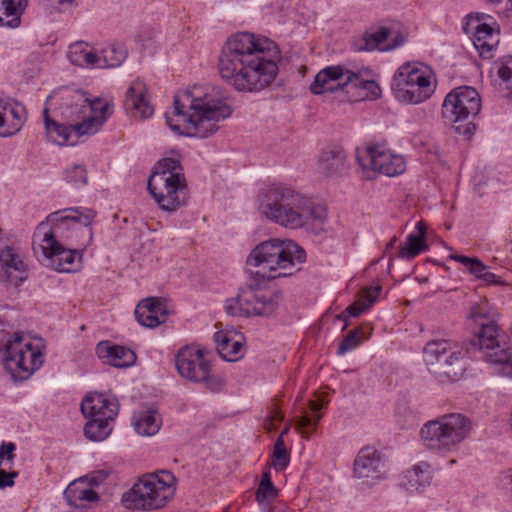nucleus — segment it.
<instances>
[{
    "label": "nucleus",
    "mask_w": 512,
    "mask_h": 512,
    "mask_svg": "<svg viewBox=\"0 0 512 512\" xmlns=\"http://www.w3.org/2000/svg\"><path fill=\"white\" fill-rule=\"evenodd\" d=\"M281 54L277 44L261 35L239 32L227 39L218 58L221 78L239 92L256 93L278 75Z\"/></svg>",
    "instance_id": "f257e3e1"
},
{
    "label": "nucleus",
    "mask_w": 512,
    "mask_h": 512,
    "mask_svg": "<svg viewBox=\"0 0 512 512\" xmlns=\"http://www.w3.org/2000/svg\"><path fill=\"white\" fill-rule=\"evenodd\" d=\"M232 111L219 88L194 86L175 94L173 109L165 118L176 134L203 139L215 134L218 123L229 118Z\"/></svg>",
    "instance_id": "f03ea898"
},
{
    "label": "nucleus",
    "mask_w": 512,
    "mask_h": 512,
    "mask_svg": "<svg viewBox=\"0 0 512 512\" xmlns=\"http://www.w3.org/2000/svg\"><path fill=\"white\" fill-rule=\"evenodd\" d=\"M257 209L267 220L288 229H323L327 218L324 206L312 201L281 183L262 188L257 196Z\"/></svg>",
    "instance_id": "7ed1b4c3"
},
{
    "label": "nucleus",
    "mask_w": 512,
    "mask_h": 512,
    "mask_svg": "<svg viewBox=\"0 0 512 512\" xmlns=\"http://www.w3.org/2000/svg\"><path fill=\"white\" fill-rule=\"evenodd\" d=\"M314 95L331 93L339 102L374 101L381 97L382 89L373 79L369 67L348 68L346 65H331L321 69L310 84Z\"/></svg>",
    "instance_id": "20e7f679"
},
{
    "label": "nucleus",
    "mask_w": 512,
    "mask_h": 512,
    "mask_svg": "<svg viewBox=\"0 0 512 512\" xmlns=\"http://www.w3.org/2000/svg\"><path fill=\"white\" fill-rule=\"evenodd\" d=\"M96 212L84 207H71L50 213L36 227L32 247L51 249L53 244L87 247L93 237L91 224Z\"/></svg>",
    "instance_id": "39448f33"
},
{
    "label": "nucleus",
    "mask_w": 512,
    "mask_h": 512,
    "mask_svg": "<svg viewBox=\"0 0 512 512\" xmlns=\"http://www.w3.org/2000/svg\"><path fill=\"white\" fill-rule=\"evenodd\" d=\"M306 260L305 251L291 239L271 238L259 243L249 254L247 264L258 268L267 280L291 276Z\"/></svg>",
    "instance_id": "423d86ee"
},
{
    "label": "nucleus",
    "mask_w": 512,
    "mask_h": 512,
    "mask_svg": "<svg viewBox=\"0 0 512 512\" xmlns=\"http://www.w3.org/2000/svg\"><path fill=\"white\" fill-rule=\"evenodd\" d=\"M177 479L168 470L148 473L122 495L121 502L127 509L153 511L163 508L176 492Z\"/></svg>",
    "instance_id": "0eeeda50"
},
{
    "label": "nucleus",
    "mask_w": 512,
    "mask_h": 512,
    "mask_svg": "<svg viewBox=\"0 0 512 512\" xmlns=\"http://www.w3.org/2000/svg\"><path fill=\"white\" fill-rule=\"evenodd\" d=\"M147 188L163 211L173 213L184 206L187 200V185L179 160H160L148 179Z\"/></svg>",
    "instance_id": "6e6552de"
},
{
    "label": "nucleus",
    "mask_w": 512,
    "mask_h": 512,
    "mask_svg": "<svg viewBox=\"0 0 512 512\" xmlns=\"http://www.w3.org/2000/svg\"><path fill=\"white\" fill-rule=\"evenodd\" d=\"M434 71L419 61H407L395 71L391 81L394 98L403 104H420L428 100L436 90Z\"/></svg>",
    "instance_id": "1a4fd4ad"
},
{
    "label": "nucleus",
    "mask_w": 512,
    "mask_h": 512,
    "mask_svg": "<svg viewBox=\"0 0 512 512\" xmlns=\"http://www.w3.org/2000/svg\"><path fill=\"white\" fill-rule=\"evenodd\" d=\"M61 120L74 127L78 135L97 133L111 115L107 101L95 98L89 100L80 91H70L60 106Z\"/></svg>",
    "instance_id": "9d476101"
},
{
    "label": "nucleus",
    "mask_w": 512,
    "mask_h": 512,
    "mask_svg": "<svg viewBox=\"0 0 512 512\" xmlns=\"http://www.w3.org/2000/svg\"><path fill=\"white\" fill-rule=\"evenodd\" d=\"M472 423L461 413H448L425 422L419 437L422 445L436 453H447L455 450L468 438Z\"/></svg>",
    "instance_id": "9b49d317"
},
{
    "label": "nucleus",
    "mask_w": 512,
    "mask_h": 512,
    "mask_svg": "<svg viewBox=\"0 0 512 512\" xmlns=\"http://www.w3.org/2000/svg\"><path fill=\"white\" fill-rule=\"evenodd\" d=\"M467 350L453 340L428 341L423 347V359L428 370L440 380L456 381L466 371Z\"/></svg>",
    "instance_id": "f8f14e48"
},
{
    "label": "nucleus",
    "mask_w": 512,
    "mask_h": 512,
    "mask_svg": "<svg viewBox=\"0 0 512 512\" xmlns=\"http://www.w3.org/2000/svg\"><path fill=\"white\" fill-rule=\"evenodd\" d=\"M44 348L41 338L15 332L4 345L5 365L15 379L26 380L42 366Z\"/></svg>",
    "instance_id": "ddd939ff"
},
{
    "label": "nucleus",
    "mask_w": 512,
    "mask_h": 512,
    "mask_svg": "<svg viewBox=\"0 0 512 512\" xmlns=\"http://www.w3.org/2000/svg\"><path fill=\"white\" fill-rule=\"evenodd\" d=\"M210 352L200 345L190 344L181 347L175 354V367L178 374L193 383H203L212 390H218L222 381L211 374Z\"/></svg>",
    "instance_id": "4468645a"
},
{
    "label": "nucleus",
    "mask_w": 512,
    "mask_h": 512,
    "mask_svg": "<svg viewBox=\"0 0 512 512\" xmlns=\"http://www.w3.org/2000/svg\"><path fill=\"white\" fill-rule=\"evenodd\" d=\"M357 162L366 179H372L374 174L395 177L406 170L404 157L395 154L385 143H373L358 150Z\"/></svg>",
    "instance_id": "2eb2a0df"
},
{
    "label": "nucleus",
    "mask_w": 512,
    "mask_h": 512,
    "mask_svg": "<svg viewBox=\"0 0 512 512\" xmlns=\"http://www.w3.org/2000/svg\"><path fill=\"white\" fill-rule=\"evenodd\" d=\"M481 108V99L476 89L462 86L449 92L442 104L443 118L456 124L475 117Z\"/></svg>",
    "instance_id": "dca6fc26"
},
{
    "label": "nucleus",
    "mask_w": 512,
    "mask_h": 512,
    "mask_svg": "<svg viewBox=\"0 0 512 512\" xmlns=\"http://www.w3.org/2000/svg\"><path fill=\"white\" fill-rule=\"evenodd\" d=\"M282 293L276 290L247 287L237 296L239 310L245 316H269L280 305Z\"/></svg>",
    "instance_id": "f3484780"
},
{
    "label": "nucleus",
    "mask_w": 512,
    "mask_h": 512,
    "mask_svg": "<svg viewBox=\"0 0 512 512\" xmlns=\"http://www.w3.org/2000/svg\"><path fill=\"white\" fill-rule=\"evenodd\" d=\"M36 255L41 254L51 261V265L58 272L71 273L81 266L82 252L86 247L69 246L68 244H53L51 249L32 247Z\"/></svg>",
    "instance_id": "a211bd4d"
},
{
    "label": "nucleus",
    "mask_w": 512,
    "mask_h": 512,
    "mask_svg": "<svg viewBox=\"0 0 512 512\" xmlns=\"http://www.w3.org/2000/svg\"><path fill=\"white\" fill-rule=\"evenodd\" d=\"M463 29L470 35L475 49L482 58L493 57L499 43V36L490 25L482 22L478 16H469Z\"/></svg>",
    "instance_id": "6ab92c4d"
},
{
    "label": "nucleus",
    "mask_w": 512,
    "mask_h": 512,
    "mask_svg": "<svg viewBox=\"0 0 512 512\" xmlns=\"http://www.w3.org/2000/svg\"><path fill=\"white\" fill-rule=\"evenodd\" d=\"M355 478L374 482L385 475L384 463L381 454L371 446L363 447L357 453L353 463Z\"/></svg>",
    "instance_id": "aec40b11"
},
{
    "label": "nucleus",
    "mask_w": 512,
    "mask_h": 512,
    "mask_svg": "<svg viewBox=\"0 0 512 512\" xmlns=\"http://www.w3.org/2000/svg\"><path fill=\"white\" fill-rule=\"evenodd\" d=\"M0 265V282L18 286L27 279V266L14 248L7 246L1 250Z\"/></svg>",
    "instance_id": "412c9836"
},
{
    "label": "nucleus",
    "mask_w": 512,
    "mask_h": 512,
    "mask_svg": "<svg viewBox=\"0 0 512 512\" xmlns=\"http://www.w3.org/2000/svg\"><path fill=\"white\" fill-rule=\"evenodd\" d=\"M27 118L25 107L13 100L0 99V136L10 137L18 133Z\"/></svg>",
    "instance_id": "4be33fe9"
},
{
    "label": "nucleus",
    "mask_w": 512,
    "mask_h": 512,
    "mask_svg": "<svg viewBox=\"0 0 512 512\" xmlns=\"http://www.w3.org/2000/svg\"><path fill=\"white\" fill-rule=\"evenodd\" d=\"M118 410L117 399L102 393H90L81 402V411L89 418L115 419Z\"/></svg>",
    "instance_id": "5701e85b"
},
{
    "label": "nucleus",
    "mask_w": 512,
    "mask_h": 512,
    "mask_svg": "<svg viewBox=\"0 0 512 512\" xmlns=\"http://www.w3.org/2000/svg\"><path fill=\"white\" fill-rule=\"evenodd\" d=\"M124 105L126 110L141 118H148L154 112L147 98L146 85L140 80H135L128 88Z\"/></svg>",
    "instance_id": "b1692460"
},
{
    "label": "nucleus",
    "mask_w": 512,
    "mask_h": 512,
    "mask_svg": "<svg viewBox=\"0 0 512 512\" xmlns=\"http://www.w3.org/2000/svg\"><path fill=\"white\" fill-rule=\"evenodd\" d=\"M214 339L219 355L228 362H234L244 356L243 336L234 331H218Z\"/></svg>",
    "instance_id": "393cba45"
},
{
    "label": "nucleus",
    "mask_w": 512,
    "mask_h": 512,
    "mask_svg": "<svg viewBox=\"0 0 512 512\" xmlns=\"http://www.w3.org/2000/svg\"><path fill=\"white\" fill-rule=\"evenodd\" d=\"M135 317L138 323L144 327L154 328L166 320L164 305L155 298L142 300L135 308Z\"/></svg>",
    "instance_id": "a878e982"
},
{
    "label": "nucleus",
    "mask_w": 512,
    "mask_h": 512,
    "mask_svg": "<svg viewBox=\"0 0 512 512\" xmlns=\"http://www.w3.org/2000/svg\"><path fill=\"white\" fill-rule=\"evenodd\" d=\"M46 136L49 141L57 145H74L82 135L76 134L74 127L65 121H55L50 119L49 110L43 111Z\"/></svg>",
    "instance_id": "bb28decb"
},
{
    "label": "nucleus",
    "mask_w": 512,
    "mask_h": 512,
    "mask_svg": "<svg viewBox=\"0 0 512 512\" xmlns=\"http://www.w3.org/2000/svg\"><path fill=\"white\" fill-rule=\"evenodd\" d=\"M432 478L431 465L426 461H421L403 474L401 486L411 494L420 492L430 484Z\"/></svg>",
    "instance_id": "cd10ccee"
},
{
    "label": "nucleus",
    "mask_w": 512,
    "mask_h": 512,
    "mask_svg": "<svg viewBox=\"0 0 512 512\" xmlns=\"http://www.w3.org/2000/svg\"><path fill=\"white\" fill-rule=\"evenodd\" d=\"M97 353L107 363L117 368H126L136 361V354L129 348L121 345H111L109 342H100Z\"/></svg>",
    "instance_id": "c85d7f7f"
},
{
    "label": "nucleus",
    "mask_w": 512,
    "mask_h": 512,
    "mask_svg": "<svg viewBox=\"0 0 512 512\" xmlns=\"http://www.w3.org/2000/svg\"><path fill=\"white\" fill-rule=\"evenodd\" d=\"M380 292V286L363 289L358 299L354 303L349 305L340 315L337 316L338 320L344 322L343 329L347 328L348 326V318L358 317L364 311L369 309L378 298Z\"/></svg>",
    "instance_id": "c756f323"
},
{
    "label": "nucleus",
    "mask_w": 512,
    "mask_h": 512,
    "mask_svg": "<svg viewBox=\"0 0 512 512\" xmlns=\"http://www.w3.org/2000/svg\"><path fill=\"white\" fill-rule=\"evenodd\" d=\"M27 2L28 0H0V27L18 28Z\"/></svg>",
    "instance_id": "7c9ffc66"
},
{
    "label": "nucleus",
    "mask_w": 512,
    "mask_h": 512,
    "mask_svg": "<svg viewBox=\"0 0 512 512\" xmlns=\"http://www.w3.org/2000/svg\"><path fill=\"white\" fill-rule=\"evenodd\" d=\"M426 228L422 222L416 224V231L408 234L405 243L400 247L398 256L403 259H413L428 246L425 242Z\"/></svg>",
    "instance_id": "2f4dec72"
},
{
    "label": "nucleus",
    "mask_w": 512,
    "mask_h": 512,
    "mask_svg": "<svg viewBox=\"0 0 512 512\" xmlns=\"http://www.w3.org/2000/svg\"><path fill=\"white\" fill-rule=\"evenodd\" d=\"M67 56L75 66L96 68L97 53L88 43L80 41L71 44Z\"/></svg>",
    "instance_id": "473e14b6"
},
{
    "label": "nucleus",
    "mask_w": 512,
    "mask_h": 512,
    "mask_svg": "<svg viewBox=\"0 0 512 512\" xmlns=\"http://www.w3.org/2000/svg\"><path fill=\"white\" fill-rule=\"evenodd\" d=\"M161 422V416L157 411L145 410L135 414L132 423L139 435L152 436L159 431Z\"/></svg>",
    "instance_id": "72a5a7b5"
},
{
    "label": "nucleus",
    "mask_w": 512,
    "mask_h": 512,
    "mask_svg": "<svg viewBox=\"0 0 512 512\" xmlns=\"http://www.w3.org/2000/svg\"><path fill=\"white\" fill-rule=\"evenodd\" d=\"M345 167V155L341 151H323L317 161L319 173L331 176L340 173Z\"/></svg>",
    "instance_id": "f704fd0d"
},
{
    "label": "nucleus",
    "mask_w": 512,
    "mask_h": 512,
    "mask_svg": "<svg viewBox=\"0 0 512 512\" xmlns=\"http://www.w3.org/2000/svg\"><path fill=\"white\" fill-rule=\"evenodd\" d=\"M127 57L124 47L116 44L109 45L97 53L96 68H114L120 66Z\"/></svg>",
    "instance_id": "c9c22d12"
},
{
    "label": "nucleus",
    "mask_w": 512,
    "mask_h": 512,
    "mask_svg": "<svg viewBox=\"0 0 512 512\" xmlns=\"http://www.w3.org/2000/svg\"><path fill=\"white\" fill-rule=\"evenodd\" d=\"M392 30L388 27H380L374 32H367L362 36L359 50L373 51L382 48L387 45L386 41L391 37Z\"/></svg>",
    "instance_id": "e433bc0d"
},
{
    "label": "nucleus",
    "mask_w": 512,
    "mask_h": 512,
    "mask_svg": "<svg viewBox=\"0 0 512 512\" xmlns=\"http://www.w3.org/2000/svg\"><path fill=\"white\" fill-rule=\"evenodd\" d=\"M113 421L114 419L91 418L84 427V434L91 441H103L110 435Z\"/></svg>",
    "instance_id": "4c0bfd02"
},
{
    "label": "nucleus",
    "mask_w": 512,
    "mask_h": 512,
    "mask_svg": "<svg viewBox=\"0 0 512 512\" xmlns=\"http://www.w3.org/2000/svg\"><path fill=\"white\" fill-rule=\"evenodd\" d=\"M498 341V325L496 323L482 324L479 331L475 333V339L472 344L479 346L481 350L486 348H494L497 346Z\"/></svg>",
    "instance_id": "58836bf2"
},
{
    "label": "nucleus",
    "mask_w": 512,
    "mask_h": 512,
    "mask_svg": "<svg viewBox=\"0 0 512 512\" xmlns=\"http://www.w3.org/2000/svg\"><path fill=\"white\" fill-rule=\"evenodd\" d=\"M65 495L68 501L75 506L78 505V501L93 502L98 500V494L91 488L86 487L82 481L70 484L65 491Z\"/></svg>",
    "instance_id": "ea45409f"
},
{
    "label": "nucleus",
    "mask_w": 512,
    "mask_h": 512,
    "mask_svg": "<svg viewBox=\"0 0 512 512\" xmlns=\"http://www.w3.org/2000/svg\"><path fill=\"white\" fill-rule=\"evenodd\" d=\"M469 317L479 328L482 327V324L496 323L498 312L487 302H481L471 308Z\"/></svg>",
    "instance_id": "a19ab883"
},
{
    "label": "nucleus",
    "mask_w": 512,
    "mask_h": 512,
    "mask_svg": "<svg viewBox=\"0 0 512 512\" xmlns=\"http://www.w3.org/2000/svg\"><path fill=\"white\" fill-rule=\"evenodd\" d=\"M309 405L312 414L309 415L306 410H303L301 411V415L297 420V426L301 429H306L310 427L315 429L319 420L322 417V415L320 414L322 404L316 401H309Z\"/></svg>",
    "instance_id": "79ce46f5"
},
{
    "label": "nucleus",
    "mask_w": 512,
    "mask_h": 512,
    "mask_svg": "<svg viewBox=\"0 0 512 512\" xmlns=\"http://www.w3.org/2000/svg\"><path fill=\"white\" fill-rule=\"evenodd\" d=\"M493 70L496 71L505 88L512 89V56H503L498 59L493 65Z\"/></svg>",
    "instance_id": "37998d69"
},
{
    "label": "nucleus",
    "mask_w": 512,
    "mask_h": 512,
    "mask_svg": "<svg viewBox=\"0 0 512 512\" xmlns=\"http://www.w3.org/2000/svg\"><path fill=\"white\" fill-rule=\"evenodd\" d=\"M278 494L277 489L271 481L270 472L262 473L261 481L256 492V499L258 502H264L274 499Z\"/></svg>",
    "instance_id": "c03bdc74"
},
{
    "label": "nucleus",
    "mask_w": 512,
    "mask_h": 512,
    "mask_svg": "<svg viewBox=\"0 0 512 512\" xmlns=\"http://www.w3.org/2000/svg\"><path fill=\"white\" fill-rule=\"evenodd\" d=\"M64 179L76 187L87 184V171L83 165L73 164L63 171Z\"/></svg>",
    "instance_id": "a18cd8bd"
},
{
    "label": "nucleus",
    "mask_w": 512,
    "mask_h": 512,
    "mask_svg": "<svg viewBox=\"0 0 512 512\" xmlns=\"http://www.w3.org/2000/svg\"><path fill=\"white\" fill-rule=\"evenodd\" d=\"M450 257L451 259L462 264L477 279H480L483 272H485L486 269L488 268V266L484 265L477 258H471L464 255H451Z\"/></svg>",
    "instance_id": "49530a36"
},
{
    "label": "nucleus",
    "mask_w": 512,
    "mask_h": 512,
    "mask_svg": "<svg viewBox=\"0 0 512 512\" xmlns=\"http://www.w3.org/2000/svg\"><path fill=\"white\" fill-rule=\"evenodd\" d=\"M273 466L277 470H283L289 464V453L285 447L282 435H279L273 448Z\"/></svg>",
    "instance_id": "de8ad7c7"
},
{
    "label": "nucleus",
    "mask_w": 512,
    "mask_h": 512,
    "mask_svg": "<svg viewBox=\"0 0 512 512\" xmlns=\"http://www.w3.org/2000/svg\"><path fill=\"white\" fill-rule=\"evenodd\" d=\"M363 339V333L359 328L349 331L348 334L342 340V342L339 344L337 354H346L347 352L351 351L352 349L360 345Z\"/></svg>",
    "instance_id": "09e8293b"
},
{
    "label": "nucleus",
    "mask_w": 512,
    "mask_h": 512,
    "mask_svg": "<svg viewBox=\"0 0 512 512\" xmlns=\"http://www.w3.org/2000/svg\"><path fill=\"white\" fill-rule=\"evenodd\" d=\"M484 350L486 351L484 356L485 360L491 364L497 365L498 367L506 362L512 354L511 349L501 348L499 343H497V346H494V348H486Z\"/></svg>",
    "instance_id": "8fccbe9b"
},
{
    "label": "nucleus",
    "mask_w": 512,
    "mask_h": 512,
    "mask_svg": "<svg viewBox=\"0 0 512 512\" xmlns=\"http://www.w3.org/2000/svg\"><path fill=\"white\" fill-rule=\"evenodd\" d=\"M44 5L52 11L69 12L78 7L79 0H42Z\"/></svg>",
    "instance_id": "3c124183"
},
{
    "label": "nucleus",
    "mask_w": 512,
    "mask_h": 512,
    "mask_svg": "<svg viewBox=\"0 0 512 512\" xmlns=\"http://www.w3.org/2000/svg\"><path fill=\"white\" fill-rule=\"evenodd\" d=\"M389 39L390 42L382 48V51H391L403 46L407 42V35L399 31H392V35Z\"/></svg>",
    "instance_id": "603ef678"
},
{
    "label": "nucleus",
    "mask_w": 512,
    "mask_h": 512,
    "mask_svg": "<svg viewBox=\"0 0 512 512\" xmlns=\"http://www.w3.org/2000/svg\"><path fill=\"white\" fill-rule=\"evenodd\" d=\"M18 476V472H6L4 470H0V489H4L6 487H12L15 483L14 479Z\"/></svg>",
    "instance_id": "864d4df0"
},
{
    "label": "nucleus",
    "mask_w": 512,
    "mask_h": 512,
    "mask_svg": "<svg viewBox=\"0 0 512 512\" xmlns=\"http://www.w3.org/2000/svg\"><path fill=\"white\" fill-rule=\"evenodd\" d=\"M15 449L16 445L13 442H2L0 446V456H6V459L11 462L15 458V455L13 454Z\"/></svg>",
    "instance_id": "5fc2aeb1"
},
{
    "label": "nucleus",
    "mask_w": 512,
    "mask_h": 512,
    "mask_svg": "<svg viewBox=\"0 0 512 512\" xmlns=\"http://www.w3.org/2000/svg\"><path fill=\"white\" fill-rule=\"evenodd\" d=\"M455 130L459 134H462L465 137L470 138L474 134V132L476 130V126L472 122H467V123H465L463 125L455 126Z\"/></svg>",
    "instance_id": "6e6d98bb"
},
{
    "label": "nucleus",
    "mask_w": 512,
    "mask_h": 512,
    "mask_svg": "<svg viewBox=\"0 0 512 512\" xmlns=\"http://www.w3.org/2000/svg\"><path fill=\"white\" fill-rule=\"evenodd\" d=\"M497 372L505 377L512 379V354L506 362L498 367Z\"/></svg>",
    "instance_id": "4d7b16f0"
},
{
    "label": "nucleus",
    "mask_w": 512,
    "mask_h": 512,
    "mask_svg": "<svg viewBox=\"0 0 512 512\" xmlns=\"http://www.w3.org/2000/svg\"><path fill=\"white\" fill-rule=\"evenodd\" d=\"M479 280H482L483 282L487 284H495L497 283L496 275L492 273L489 268L486 269L485 272L481 275V278Z\"/></svg>",
    "instance_id": "13d9d810"
},
{
    "label": "nucleus",
    "mask_w": 512,
    "mask_h": 512,
    "mask_svg": "<svg viewBox=\"0 0 512 512\" xmlns=\"http://www.w3.org/2000/svg\"><path fill=\"white\" fill-rule=\"evenodd\" d=\"M272 421H281L283 419L282 412L278 409H274L271 415L268 416Z\"/></svg>",
    "instance_id": "bf43d9fd"
},
{
    "label": "nucleus",
    "mask_w": 512,
    "mask_h": 512,
    "mask_svg": "<svg viewBox=\"0 0 512 512\" xmlns=\"http://www.w3.org/2000/svg\"><path fill=\"white\" fill-rule=\"evenodd\" d=\"M506 478L510 481V483L512 484V469L508 470L507 471V475H506Z\"/></svg>",
    "instance_id": "052dcab7"
},
{
    "label": "nucleus",
    "mask_w": 512,
    "mask_h": 512,
    "mask_svg": "<svg viewBox=\"0 0 512 512\" xmlns=\"http://www.w3.org/2000/svg\"><path fill=\"white\" fill-rule=\"evenodd\" d=\"M395 242H396V238L394 237L388 243L387 248H392L394 246Z\"/></svg>",
    "instance_id": "680f3d73"
},
{
    "label": "nucleus",
    "mask_w": 512,
    "mask_h": 512,
    "mask_svg": "<svg viewBox=\"0 0 512 512\" xmlns=\"http://www.w3.org/2000/svg\"><path fill=\"white\" fill-rule=\"evenodd\" d=\"M226 309H227L228 313H230L232 315H236L237 314L236 312L233 311V308L230 307V306H227Z\"/></svg>",
    "instance_id": "e2e57ef3"
},
{
    "label": "nucleus",
    "mask_w": 512,
    "mask_h": 512,
    "mask_svg": "<svg viewBox=\"0 0 512 512\" xmlns=\"http://www.w3.org/2000/svg\"><path fill=\"white\" fill-rule=\"evenodd\" d=\"M271 512H287L285 508L277 510L275 507L271 510Z\"/></svg>",
    "instance_id": "0e129e2a"
},
{
    "label": "nucleus",
    "mask_w": 512,
    "mask_h": 512,
    "mask_svg": "<svg viewBox=\"0 0 512 512\" xmlns=\"http://www.w3.org/2000/svg\"><path fill=\"white\" fill-rule=\"evenodd\" d=\"M288 429H285L280 435H282V437L284 436L285 433H287Z\"/></svg>",
    "instance_id": "69168bd1"
},
{
    "label": "nucleus",
    "mask_w": 512,
    "mask_h": 512,
    "mask_svg": "<svg viewBox=\"0 0 512 512\" xmlns=\"http://www.w3.org/2000/svg\"><path fill=\"white\" fill-rule=\"evenodd\" d=\"M3 458H4L3 456H0V466L2 465V459Z\"/></svg>",
    "instance_id": "338daca9"
},
{
    "label": "nucleus",
    "mask_w": 512,
    "mask_h": 512,
    "mask_svg": "<svg viewBox=\"0 0 512 512\" xmlns=\"http://www.w3.org/2000/svg\"><path fill=\"white\" fill-rule=\"evenodd\" d=\"M510 332H511V336H512V325H511V328H510Z\"/></svg>",
    "instance_id": "774afa93"
}]
</instances>
